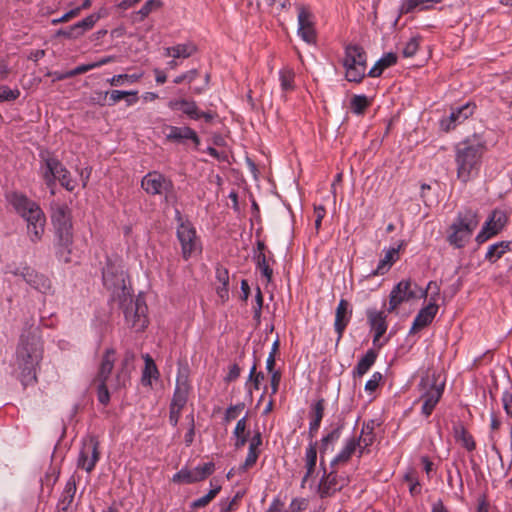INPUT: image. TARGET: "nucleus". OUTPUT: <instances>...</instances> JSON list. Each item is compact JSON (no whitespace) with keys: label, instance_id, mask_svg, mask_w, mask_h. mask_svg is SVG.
I'll return each mask as SVG.
<instances>
[{"label":"nucleus","instance_id":"1","mask_svg":"<svg viewBox=\"0 0 512 512\" xmlns=\"http://www.w3.org/2000/svg\"><path fill=\"white\" fill-rule=\"evenodd\" d=\"M102 278L105 287L111 291L113 301L118 302L123 310L127 325L136 331L144 330L148 325L146 302L141 295L132 298L124 272L108 263L103 269Z\"/></svg>","mask_w":512,"mask_h":512},{"label":"nucleus","instance_id":"2","mask_svg":"<svg viewBox=\"0 0 512 512\" xmlns=\"http://www.w3.org/2000/svg\"><path fill=\"white\" fill-rule=\"evenodd\" d=\"M44 346L38 327L30 326L20 335L16 348L15 364L19 370V378L23 386L37 381V370L43 359Z\"/></svg>","mask_w":512,"mask_h":512},{"label":"nucleus","instance_id":"3","mask_svg":"<svg viewBox=\"0 0 512 512\" xmlns=\"http://www.w3.org/2000/svg\"><path fill=\"white\" fill-rule=\"evenodd\" d=\"M6 198L15 212L26 221L30 241L39 242L44 234L46 224V217L41 207L20 192H11Z\"/></svg>","mask_w":512,"mask_h":512},{"label":"nucleus","instance_id":"4","mask_svg":"<svg viewBox=\"0 0 512 512\" xmlns=\"http://www.w3.org/2000/svg\"><path fill=\"white\" fill-rule=\"evenodd\" d=\"M51 220L55 231L56 257L60 262L72 261L73 226L71 211L66 204L52 203Z\"/></svg>","mask_w":512,"mask_h":512},{"label":"nucleus","instance_id":"5","mask_svg":"<svg viewBox=\"0 0 512 512\" xmlns=\"http://www.w3.org/2000/svg\"><path fill=\"white\" fill-rule=\"evenodd\" d=\"M485 146L479 139H466L455 148L457 177L467 182L478 174Z\"/></svg>","mask_w":512,"mask_h":512},{"label":"nucleus","instance_id":"6","mask_svg":"<svg viewBox=\"0 0 512 512\" xmlns=\"http://www.w3.org/2000/svg\"><path fill=\"white\" fill-rule=\"evenodd\" d=\"M478 224L479 220L474 211L459 212L447 230V242L457 249L465 247Z\"/></svg>","mask_w":512,"mask_h":512},{"label":"nucleus","instance_id":"7","mask_svg":"<svg viewBox=\"0 0 512 512\" xmlns=\"http://www.w3.org/2000/svg\"><path fill=\"white\" fill-rule=\"evenodd\" d=\"M342 65L345 68L346 80L360 83L367 70V55L363 47L358 44L346 45Z\"/></svg>","mask_w":512,"mask_h":512},{"label":"nucleus","instance_id":"8","mask_svg":"<svg viewBox=\"0 0 512 512\" xmlns=\"http://www.w3.org/2000/svg\"><path fill=\"white\" fill-rule=\"evenodd\" d=\"M40 173L48 187L52 188L56 180H58L68 191H73L75 188L74 181L71 179L69 171L55 156L49 153L42 155Z\"/></svg>","mask_w":512,"mask_h":512},{"label":"nucleus","instance_id":"9","mask_svg":"<svg viewBox=\"0 0 512 512\" xmlns=\"http://www.w3.org/2000/svg\"><path fill=\"white\" fill-rule=\"evenodd\" d=\"M178 220L180 221L177 227V238L181 245L182 257L185 260L196 256L201 253L202 246L199 238L196 235V230L190 222L182 221L180 213Z\"/></svg>","mask_w":512,"mask_h":512},{"label":"nucleus","instance_id":"10","mask_svg":"<svg viewBox=\"0 0 512 512\" xmlns=\"http://www.w3.org/2000/svg\"><path fill=\"white\" fill-rule=\"evenodd\" d=\"M141 188L148 195L164 196L166 201H169L174 193V184L171 179L158 171L148 172L141 180Z\"/></svg>","mask_w":512,"mask_h":512},{"label":"nucleus","instance_id":"11","mask_svg":"<svg viewBox=\"0 0 512 512\" xmlns=\"http://www.w3.org/2000/svg\"><path fill=\"white\" fill-rule=\"evenodd\" d=\"M420 385L423 386V388H428L421 395V399L423 400L421 412L428 417L433 412L443 394L444 384H437L435 376L433 375L432 377L426 376L422 378Z\"/></svg>","mask_w":512,"mask_h":512},{"label":"nucleus","instance_id":"12","mask_svg":"<svg viewBox=\"0 0 512 512\" xmlns=\"http://www.w3.org/2000/svg\"><path fill=\"white\" fill-rule=\"evenodd\" d=\"M13 273L16 276H20L29 286L44 295L54 293L51 280L46 275L37 272L29 266L19 268Z\"/></svg>","mask_w":512,"mask_h":512},{"label":"nucleus","instance_id":"13","mask_svg":"<svg viewBox=\"0 0 512 512\" xmlns=\"http://www.w3.org/2000/svg\"><path fill=\"white\" fill-rule=\"evenodd\" d=\"M178 374L176 379V387L170 403L171 407L183 409L187 403L190 385L188 382V365L183 362L178 363Z\"/></svg>","mask_w":512,"mask_h":512},{"label":"nucleus","instance_id":"14","mask_svg":"<svg viewBox=\"0 0 512 512\" xmlns=\"http://www.w3.org/2000/svg\"><path fill=\"white\" fill-rule=\"evenodd\" d=\"M321 467L323 469V476L318 485V493L321 498L332 496L348 484V479L338 475L335 470L327 472L325 463Z\"/></svg>","mask_w":512,"mask_h":512},{"label":"nucleus","instance_id":"15","mask_svg":"<svg viewBox=\"0 0 512 512\" xmlns=\"http://www.w3.org/2000/svg\"><path fill=\"white\" fill-rule=\"evenodd\" d=\"M98 441L91 437L83 443L80 450L77 466L90 473L99 460Z\"/></svg>","mask_w":512,"mask_h":512},{"label":"nucleus","instance_id":"16","mask_svg":"<svg viewBox=\"0 0 512 512\" xmlns=\"http://www.w3.org/2000/svg\"><path fill=\"white\" fill-rule=\"evenodd\" d=\"M298 35L308 44H314L316 41V31L314 28L313 15L311 11L302 5L298 6Z\"/></svg>","mask_w":512,"mask_h":512},{"label":"nucleus","instance_id":"17","mask_svg":"<svg viewBox=\"0 0 512 512\" xmlns=\"http://www.w3.org/2000/svg\"><path fill=\"white\" fill-rule=\"evenodd\" d=\"M100 16L97 14H91L86 18L78 21L77 23L67 27L61 28L56 31V37H64L67 39H78L83 36L87 31L93 28Z\"/></svg>","mask_w":512,"mask_h":512},{"label":"nucleus","instance_id":"18","mask_svg":"<svg viewBox=\"0 0 512 512\" xmlns=\"http://www.w3.org/2000/svg\"><path fill=\"white\" fill-rule=\"evenodd\" d=\"M411 285L410 280H402L392 289L388 312L394 311L401 303L416 297V292L411 289Z\"/></svg>","mask_w":512,"mask_h":512},{"label":"nucleus","instance_id":"19","mask_svg":"<svg viewBox=\"0 0 512 512\" xmlns=\"http://www.w3.org/2000/svg\"><path fill=\"white\" fill-rule=\"evenodd\" d=\"M474 108V105L466 103L460 107L452 109L450 115L440 121L441 129L445 132H449L454 129L458 124L464 122L473 114Z\"/></svg>","mask_w":512,"mask_h":512},{"label":"nucleus","instance_id":"20","mask_svg":"<svg viewBox=\"0 0 512 512\" xmlns=\"http://www.w3.org/2000/svg\"><path fill=\"white\" fill-rule=\"evenodd\" d=\"M366 315L370 329L374 332L373 344L376 345L387 331V315L384 311H377L376 309H367Z\"/></svg>","mask_w":512,"mask_h":512},{"label":"nucleus","instance_id":"21","mask_svg":"<svg viewBox=\"0 0 512 512\" xmlns=\"http://www.w3.org/2000/svg\"><path fill=\"white\" fill-rule=\"evenodd\" d=\"M352 316V310L349 309V302L345 299H341L335 311L334 329L338 335L337 342L343 336V333L350 322Z\"/></svg>","mask_w":512,"mask_h":512},{"label":"nucleus","instance_id":"22","mask_svg":"<svg viewBox=\"0 0 512 512\" xmlns=\"http://www.w3.org/2000/svg\"><path fill=\"white\" fill-rule=\"evenodd\" d=\"M437 311V303L429 302L428 305L422 308L416 315L410 329V334L416 333L417 331L431 324L437 314Z\"/></svg>","mask_w":512,"mask_h":512},{"label":"nucleus","instance_id":"23","mask_svg":"<svg viewBox=\"0 0 512 512\" xmlns=\"http://www.w3.org/2000/svg\"><path fill=\"white\" fill-rule=\"evenodd\" d=\"M127 379V374L122 370L117 373L115 381H111L110 383L98 382L99 402L103 405H107L110 401L109 388L117 390L125 386Z\"/></svg>","mask_w":512,"mask_h":512},{"label":"nucleus","instance_id":"24","mask_svg":"<svg viewBox=\"0 0 512 512\" xmlns=\"http://www.w3.org/2000/svg\"><path fill=\"white\" fill-rule=\"evenodd\" d=\"M168 133L166 134L167 140L174 142H182L184 140H191L195 145L200 144V139L197 133L190 127L183 126H168Z\"/></svg>","mask_w":512,"mask_h":512},{"label":"nucleus","instance_id":"25","mask_svg":"<svg viewBox=\"0 0 512 512\" xmlns=\"http://www.w3.org/2000/svg\"><path fill=\"white\" fill-rule=\"evenodd\" d=\"M168 107L172 110H181L185 115L193 120L200 119V111L195 101L187 99H173L168 102Z\"/></svg>","mask_w":512,"mask_h":512},{"label":"nucleus","instance_id":"26","mask_svg":"<svg viewBox=\"0 0 512 512\" xmlns=\"http://www.w3.org/2000/svg\"><path fill=\"white\" fill-rule=\"evenodd\" d=\"M114 360L115 351L113 349L106 350L96 377L97 382L110 383L111 381H115V379H110V374L114 367Z\"/></svg>","mask_w":512,"mask_h":512},{"label":"nucleus","instance_id":"27","mask_svg":"<svg viewBox=\"0 0 512 512\" xmlns=\"http://www.w3.org/2000/svg\"><path fill=\"white\" fill-rule=\"evenodd\" d=\"M76 493V480L72 476L66 482L64 490L58 501V509L63 512H71L72 503Z\"/></svg>","mask_w":512,"mask_h":512},{"label":"nucleus","instance_id":"28","mask_svg":"<svg viewBox=\"0 0 512 512\" xmlns=\"http://www.w3.org/2000/svg\"><path fill=\"white\" fill-rule=\"evenodd\" d=\"M324 399H319L317 402H315L311 407V416L312 420L309 423V431L308 436L312 440L320 428L321 421L324 416Z\"/></svg>","mask_w":512,"mask_h":512},{"label":"nucleus","instance_id":"29","mask_svg":"<svg viewBox=\"0 0 512 512\" xmlns=\"http://www.w3.org/2000/svg\"><path fill=\"white\" fill-rule=\"evenodd\" d=\"M358 447H360V442H358L356 438L353 437L348 439L344 447L331 461V467L334 468L336 465L347 463Z\"/></svg>","mask_w":512,"mask_h":512},{"label":"nucleus","instance_id":"30","mask_svg":"<svg viewBox=\"0 0 512 512\" xmlns=\"http://www.w3.org/2000/svg\"><path fill=\"white\" fill-rule=\"evenodd\" d=\"M317 462V442L310 441L305 453L306 474L304 475L301 486L304 487L305 482L314 473Z\"/></svg>","mask_w":512,"mask_h":512},{"label":"nucleus","instance_id":"31","mask_svg":"<svg viewBox=\"0 0 512 512\" xmlns=\"http://www.w3.org/2000/svg\"><path fill=\"white\" fill-rule=\"evenodd\" d=\"M441 0H402L399 7L400 15L414 12L416 9H428L431 4L439 3Z\"/></svg>","mask_w":512,"mask_h":512},{"label":"nucleus","instance_id":"32","mask_svg":"<svg viewBox=\"0 0 512 512\" xmlns=\"http://www.w3.org/2000/svg\"><path fill=\"white\" fill-rule=\"evenodd\" d=\"M376 359H377V352L373 349H369L366 352V354L358 361L356 367L354 368L353 375L362 377L373 366Z\"/></svg>","mask_w":512,"mask_h":512},{"label":"nucleus","instance_id":"33","mask_svg":"<svg viewBox=\"0 0 512 512\" xmlns=\"http://www.w3.org/2000/svg\"><path fill=\"white\" fill-rule=\"evenodd\" d=\"M397 62V55L395 53L389 52L383 55L369 70L368 76L370 77H378L382 74L384 69L394 65Z\"/></svg>","mask_w":512,"mask_h":512},{"label":"nucleus","instance_id":"34","mask_svg":"<svg viewBox=\"0 0 512 512\" xmlns=\"http://www.w3.org/2000/svg\"><path fill=\"white\" fill-rule=\"evenodd\" d=\"M398 250L399 248L389 249L386 252L385 257L379 261L378 266L372 272V275H383L386 273L390 269L391 265L395 262Z\"/></svg>","mask_w":512,"mask_h":512},{"label":"nucleus","instance_id":"35","mask_svg":"<svg viewBox=\"0 0 512 512\" xmlns=\"http://www.w3.org/2000/svg\"><path fill=\"white\" fill-rule=\"evenodd\" d=\"M510 244V242L502 241L489 246L485 258L492 263L496 262L510 249Z\"/></svg>","mask_w":512,"mask_h":512},{"label":"nucleus","instance_id":"36","mask_svg":"<svg viewBox=\"0 0 512 512\" xmlns=\"http://www.w3.org/2000/svg\"><path fill=\"white\" fill-rule=\"evenodd\" d=\"M144 360L145 367L142 374V382L144 385H151V379H157L159 372L153 359L148 354L144 356Z\"/></svg>","mask_w":512,"mask_h":512},{"label":"nucleus","instance_id":"37","mask_svg":"<svg viewBox=\"0 0 512 512\" xmlns=\"http://www.w3.org/2000/svg\"><path fill=\"white\" fill-rule=\"evenodd\" d=\"M455 438L462 442L463 446L468 451H473L476 447V443L473 437L469 434V432L465 429L463 425L456 426L454 428Z\"/></svg>","mask_w":512,"mask_h":512},{"label":"nucleus","instance_id":"38","mask_svg":"<svg viewBox=\"0 0 512 512\" xmlns=\"http://www.w3.org/2000/svg\"><path fill=\"white\" fill-rule=\"evenodd\" d=\"M254 259L256 261V266L260 270L261 275L269 282L272 279L273 270L269 266V261L265 255V253H255Z\"/></svg>","mask_w":512,"mask_h":512},{"label":"nucleus","instance_id":"39","mask_svg":"<svg viewBox=\"0 0 512 512\" xmlns=\"http://www.w3.org/2000/svg\"><path fill=\"white\" fill-rule=\"evenodd\" d=\"M163 6L161 0H147L140 10L136 12L138 21H143L150 13L157 11Z\"/></svg>","mask_w":512,"mask_h":512},{"label":"nucleus","instance_id":"40","mask_svg":"<svg viewBox=\"0 0 512 512\" xmlns=\"http://www.w3.org/2000/svg\"><path fill=\"white\" fill-rule=\"evenodd\" d=\"M370 105V100L365 95H354L350 101V108L353 113L361 115Z\"/></svg>","mask_w":512,"mask_h":512},{"label":"nucleus","instance_id":"41","mask_svg":"<svg viewBox=\"0 0 512 512\" xmlns=\"http://www.w3.org/2000/svg\"><path fill=\"white\" fill-rule=\"evenodd\" d=\"M143 76V73H134V74H119L114 75L112 78L107 79V82L111 86H119L124 83V81H127L129 83H136L138 82Z\"/></svg>","mask_w":512,"mask_h":512},{"label":"nucleus","instance_id":"42","mask_svg":"<svg viewBox=\"0 0 512 512\" xmlns=\"http://www.w3.org/2000/svg\"><path fill=\"white\" fill-rule=\"evenodd\" d=\"M507 221L506 214L503 211L495 210L488 219V226L494 224V232H500Z\"/></svg>","mask_w":512,"mask_h":512},{"label":"nucleus","instance_id":"43","mask_svg":"<svg viewBox=\"0 0 512 512\" xmlns=\"http://www.w3.org/2000/svg\"><path fill=\"white\" fill-rule=\"evenodd\" d=\"M220 490L221 486H216L215 488L211 489L206 495L193 501L191 507L201 508L207 506L216 497Z\"/></svg>","mask_w":512,"mask_h":512},{"label":"nucleus","instance_id":"44","mask_svg":"<svg viewBox=\"0 0 512 512\" xmlns=\"http://www.w3.org/2000/svg\"><path fill=\"white\" fill-rule=\"evenodd\" d=\"M173 481L190 484L198 482V479L197 476H195L193 469H181L173 476Z\"/></svg>","mask_w":512,"mask_h":512},{"label":"nucleus","instance_id":"45","mask_svg":"<svg viewBox=\"0 0 512 512\" xmlns=\"http://www.w3.org/2000/svg\"><path fill=\"white\" fill-rule=\"evenodd\" d=\"M195 51H196V48L193 44H190V43L177 44L174 46V58L175 59H179V58L186 59V58L190 57Z\"/></svg>","mask_w":512,"mask_h":512},{"label":"nucleus","instance_id":"46","mask_svg":"<svg viewBox=\"0 0 512 512\" xmlns=\"http://www.w3.org/2000/svg\"><path fill=\"white\" fill-rule=\"evenodd\" d=\"M282 90L288 91L293 89L294 72L291 69L284 68L279 72Z\"/></svg>","mask_w":512,"mask_h":512},{"label":"nucleus","instance_id":"47","mask_svg":"<svg viewBox=\"0 0 512 512\" xmlns=\"http://www.w3.org/2000/svg\"><path fill=\"white\" fill-rule=\"evenodd\" d=\"M137 93V91L112 90L111 92H106L104 97H109L108 105L112 106L125 97L136 96Z\"/></svg>","mask_w":512,"mask_h":512},{"label":"nucleus","instance_id":"48","mask_svg":"<svg viewBox=\"0 0 512 512\" xmlns=\"http://www.w3.org/2000/svg\"><path fill=\"white\" fill-rule=\"evenodd\" d=\"M214 468L215 466L213 462H207L195 467L193 470L195 476H197L198 482L210 476L214 472Z\"/></svg>","mask_w":512,"mask_h":512},{"label":"nucleus","instance_id":"49","mask_svg":"<svg viewBox=\"0 0 512 512\" xmlns=\"http://www.w3.org/2000/svg\"><path fill=\"white\" fill-rule=\"evenodd\" d=\"M430 293V301L436 303L440 295V286L435 281H430L425 290L421 291V297H427Z\"/></svg>","mask_w":512,"mask_h":512},{"label":"nucleus","instance_id":"50","mask_svg":"<svg viewBox=\"0 0 512 512\" xmlns=\"http://www.w3.org/2000/svg\"><path fill=\"white\" fill-rule=\"evenodd\" d=\"M259 454V450L248 448V454L246 456L244 463L239 467V472H245L249 468L254 466L259 457Z\"/></svg>","mask_w":512,"mask_h":512},{"label":"nucleus","instance_id":"51","mask_svg":"<svg viewBox=\"0 0 512 512\" xmlns=\"http://www.w3.org/2000/svg\"><path fill=\"white\" fill-rule=\"evenodd\" d=\"M19 96L20 91L18 89H10L6 85L0 86V102L13 101L16 100Z\"/></svg>","mask_w":512,"mask_h":512},{"label":"nucleus","instance_id":"52","mask_svg":"<svg viewBox=\"0 0 512 512\" xmlns=\"http://www.w3.org/2000/svg\"><path fill=\"white\" fill-rule=\"evenodd\" d=\"M494 224H491L488 226V221H486L485 225L483 226L482 230L478 233L476 236V241L478 243H483L487 241L492 236L496 235L498 232H494Z\"/></svg>","mask_w":512,"mask_h":512},{"label":"nucleus","instance_id":"53","mask_svg":"<svg viewBox=\"0 0 512 512\" xmlns=\"http://www.w3.org/2000/svg\"><path fill=\"white\" fill-rule=\"evenodd\" d=\"M243 496V493L237 492L232 499L222 500L219 504L221 512H231L235 509V506L239 499Z\"/></svg>","mask_w":512,"mask_h":512},{"label":"nucleus","instance_id":"54","mask_svg":"<svg viewBox=\"0 0 512 512\" xmlns=\"http://www.w3.org/2000/svg\"><path fill=\"white\" fill-rule=\"evenodd\" d=\"M334 443L330 440L326 435L321 439L320 443V466L324 464V455L328 452H331L334 449Z\"/></svg>","mask_w":512,"mask_h":512},{"label":"nucleus","instance_id":"55","mask_svg":"<svg viewBox=\"0 0 512 512\" xmlns=\"http://www.w3.org/2000/svg\"><path fill=\"white\" fill-rule=\"evenodd\" d=\"M244 407H245L244 403H238L236 405L229 406L226 409L225 421L230 422L231 420L236 419L238 417V415L242 412Z\"/></svg>","mask_w":512,"mask_h":512},{"label":"nucleus","instance_id":"56","mask_svg":"<svg viewBox=\"0 0 512 512\" xmlns=\"http://www.w3.org/2000/svg\"><path fill=\"white\" fill-rule=\"evenodd\" d=\"M273 13H280L290 6L289 0H265Z\"/></svg>","mask_w":512,"mask_h":512},{"label":"nucleus","instance_id":"57","mask_svg":"<svg viewBox=\"0 0 512 512\" xmlns=\"http://www.w3.org/2000/svg\"><path fill=\"white\" fill-rule=\"evenodd\" d=\"M419 47L418 40L416 38H411L404 46L402 50V54L404 57H412L416 54Z\"/></svg>","mask_w":512,"mask_h":512},{"label":"nucleus","instance_id":"58","mask_svg":"<svg viewBox=\"0 0 512 512\" xmlns=\"http://www.w3.org/2000/svg\"><path fill=\"white\" fill-rule=\"evenodd\" d=\"M382 380V374L380 372H374L371 378L365 384V390L367 392H374L378 386L380 381Z\"/></svg>","mask_w":512,"mask_h":512},{"label":"nucleus","instance_id":"59","mask_svg":"<svg viewBox=\"0 0 512 512\" xmlns=\"http://www.w3.org/2000/svg\"><path fill=\"white\" fill-rule=\"evenodd\" d=\"M197 76H198V71L196 69H192L190 71H187V72L175 77L173 82L175 84H180L184 81L191 83L192 81H194L196 79Z\"/></svg>","mask_w":512,"mask_h":512},{"label":"nucleus","instance_id":"60","mask_svg":"<svg viewBox=\"0 0 512 512\" xmlns=\"http://www.w3.org/2000/svg\"><path fill=\"white\" fill-rule=\"evenodd\" d=\"M80 14V8H74L62 15L60 18L52 19L51 23L57 25L59 23L68 22L69 20L77 17Z\"/></svg>","mask_w":512,"mask_h":512},{"label":"nucleus","instance_id":"61","mask_svg":"<svg viewBox=\"0 0 512 512\" xmlns=\"http://www.w3.org/2000/svg\"><path fill=\"white\" fill-rule=\"evenodd\" d=\"M187 419L189 420V429L185 434V443L187 446H190L194 441L195 435V422L193 414L188 415Z\"/></svg>","mask_w":512,"mask_h":512},{"label":"nucleus","instance_id":"62","mask_svg":"<svg viewBox=\"0 0 512 512\" xmlns=\"http://www.w3.org/2000/svg\"><path fill=\"white\" fill-rule=\"evenodd\" d=\"M357 441L360 442L359 453L361 455L362 452H363V449L365 447L370 446L373 443V441H374V434L370 433V432H367L366 434H360V436L357 439Z\"/></svg>","mask_w":512,"mask_h":512},{"label":"nucleus","instance_id":"63","mask_svg":"<svg viewBox=\"0 0 512 512\" xmlns=\"http://www.w3.org/2000/svg\"><path fill=\"white\" fill-rule=\"evenodd\" d=\"M344 428V421L340 420L337 425L326 435L330 440L336 443L340 436L342 429Z\"/></svg>","mask_w":512,"mask_h":512},{"label":"nucleus","instance_id":"64","mask_svg":"<svg viewBox=\"0 0 512 512\" xmlns=\"http://www.w3.org/2000/svg\"><path fill=\"white\" fill-rule=\"evenodd\" d=\"M216 280L218 284H229V273L228 270L224 267L216 268Z\"/></svg>","mask_w":512,"mask_h":512}]
</instances>
